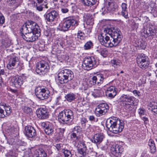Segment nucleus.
<instances>
[{
    "mask_svg": "<svg viewBox=\"0 0 157 157\" xmlns=\"http://www.w3.org/2000/svg\"><path fill=\"white\" fill-rule=\"evenodd\" d=\"M108 34L110 35L113 40H110L108 36L105 37L102 35L99 36L98 39L100 43L107 47H115L119 44L122 39L123 36L120 30L117 27H111L105 29Z\"/></svg>",
    "mask_w": 157,
    "mask_h": 157,
    "instance_id": "1",
    "label": "nucleus"
},
{
    "mask_svg": "<svg viewBox=\"0 0 157 157\" xmlns=\"http://www.w3.org/2000/svg\"><path fill=\"white\" fill-rule=\"evenodd\" d=\"M74 117L73 113L70 109L64 110L59 113L58 115V119L60 123L68 125L72 124Z\"/></svg>",
    "mask_w": 157,
    "mask_h": 157,
    "instance_id": "2",
    "label": "nucleus"
},
{
    "mask_svg": "<svg viewBox=\"0 0 157 157\" xmlns=\"http://www.w3.org/2000/svg\"><path fill=\"white\" fill-rule=\"evenodd\" d=\"M74 77L73 72L70 70L65 69L61 70L58 74V78L61 84L67 83Z\"/></svg>",
    "mask_w": 157,
    "mask_h": 157,
    "instance_id": "3",
    "label": "nucleus"
},
{
    "mask_svg": "<svg viewBox=\"0 0 157 157\" xmlns=\"http://www.w3.org/2000/svg\"><path fill=\"white\" fill-rule=\"evenodd\" d=\"M39 26L36 23L31 21H28L21 27L20 29L21 32H33L38 33Z\"/></svg>",
    "mask_w": 157,
    "mask_h": 157,
    "instance_id": "4",
    "label": "nucleus"
},
{
    "mask_svg": "<svg viewBox=\"0 0 157 157\" xmlns=\"http://www.w3.org/2000/svg\"><path fill=\"white\" fill-rule=\"evenodd\" d=\"M98 64L97 59L94 57H88L84 59L82 66L84 70H89L96 67Z\"/></svg>",
    "mask_w": 157,
    "mask_h": 157,
    "instance_id": "5",
    "label": "nucleus"
},
{
    "mask_svg": "<svg viewBox=\"0 0 157 157\" xmlns=\"http://www.w3.org/2000/svg\"><path fill=\"white\" fill-rule=\"evenodd\" d=\"M137 63L139 67L143 69L147 68L149 65L148 57L143 53L139 54L137 56Z\"/></svg>",
    "mask_w": 157,
    "mask_h": 157,
    "instance_id": "6",
    "label": "nucleus"
},
{
    "mask_svg": "<svg viewBox=\"0 0 157 157\" xmlns=\"http://www.w3.org/2000/svg\"><path fill=\"white\" fill-rule=\"evenodd\" d=\"M78 25L77 21L71 17L67 18L62 24L59 25L60 30L64 31H67L70 28L75 27Z\"/></svg>",
    "mask_w": 157,
    "mask_h": 157,
    "instance_id": "7",
    "label": "nucleus"
},
{
    "mask_svg": "<svg viewBox=\"0 0 157 157\" xmlns=\"http://www.w3.org/2000/svg\"><path fill=\"white\" fill-rule=\"evenodd\" d=\"M49 68L48 63L44 61H41L38 63L36 71L37 74L44 75L49 71Z\"/></svg>",
    "mask_w": 157,
    "mask_h": 157,
    "instance_id": "8",
    "label": "nucleus"
},
{
    "mask_svg": "<svg viewBox=\"0 0 157 157\" xmlns=\"http://www.w3.org/2000/svg\"><path fill=\"white\" fill-rule=\"evenodd\" d=\"M35 92L37 98L40 100L47 99L48 97L49 92L47 88L37 87L35 89Z\"/></svg>",
    "mask_w": 157,
    "mask_h": 157,
    "instance_id": "9",
    "label": "nucleus"
},
{
    "mask_svg": "<svg viewBox=\"0 0 157 157\" xmlns=\"http://www.w3.org/2000/svg\"><path fill=\"white\" fill-rule=\"evenodd\" d=\"M21 36L23 39L28 42H33L38 38V35L40 34L38 33L33 32H21Z\"/></svg>",
    "mask_w": 157,
    "mask_h": 157,
    "instance_id": "10",
    "label": "nucleus"
},
{
    "mask_svg": "<svg viewBox=\"0 0 157 157\" xmlns=\"http://www.w3.org/2000/svg\"><path fill=\"white\" fill-rule=\"evenodd\" d=\"M82 131V128L79 126H75L72 129L71 133L70 135L71 139L76 142L80 140V134Z\"/></svg>",
    "mask_w": 157,
    "mask_h": 157,
    "instance_id": "11",
    "label": "nucleus"
},
{
    "mask_svg": "<svg viewBox=\"0 0 157 157\" xmlns=\"http://www.w3.org/2000/svg\"><path fill=\"white\" fill-rule=\"evenodd\" d=\"M118 6L114 0H106L105 2L104 10L107 12H113L117 10Z\"/></svg>",
    "mask_w": 157,
    "mask_h": 157,
    "instance_id": "12",
    "label": "nucleus"
},
{
    "mask_svg": "<svg viewBox=\"0 0 157 157\" xmlns=\"http://www.w3.org/2000/svg\"><path fill=\"white\" fill-rule=\"evenodd\" d=\"M24 81L21 76H14L11 78L10 83V85L17 88H19L23 84Z\"/></svg>",
    "mask_w": 157,
    "mask_h": 157,
    "instance_id": "13",
    "label": "nucleus"
},
{
    "mask_svg": "<svg viewBox=\"0 0 157 157\" xmlns=\"http://www.w3.org/2000/svg\"><path fill=\"white\" fill-rule=\"evenodd\" d=\"M120 119L116 117H113L108 119L106 123L107 128L111 132L114 126H116L117 123H119Z\"/></svg>",
    "mask_w": 157,
    "mask_h": 157,
    "instance_id": "14",
    "label": "nucleus"
},
{
    "mask_svg": "<svg viewBox=\"0 0 157 157\" xmlns=\"http://www.w3.org/2000/svg\"><path fill=\"white\" fill-rule=\"evenodd\" d=\"M104 79L103 75L101 74L94 76L90 81L91 84V86L96 85L100 86L103 82Z\"/></svg>",
    "mask_w": 157,
    "mask_h": 157,
    "instance_id": "15",
    "label": "nucleus"
},
{
    "mask_svg": "<svg viewBox=\"0 0 157 157\" xmlns=\"http://www.w3.org/2000/svg\"><path fill=\"white\" fill-rule=\"evenodd\" d=\"M57 12L55 10H52L49 13H46L44 15L45 20L48 22H52L58 16Z\"/></svg>",
    "mask_w": 157,
    "mask_h": 157,
    "instance_id": "16",
    "label": "nucleus"
},
{
    "mask_svg": "<svg viewBox=\"0 0 157 157\" xmlns=\"http://www.w3.org/2000/svg\"><path fill=\"white\" fill-rule=\"evenodd\" d=\"M37 116L41 119H44L48 117V110L45 108H40L36 111Z\"/></svg>",
    "mask_w": 157,
    "mask_h": 157,
    "instance_id": "17",
    "label": "nucleus"
},
{
    "mask_svg": "<svg viewBox=\"0 0 157 157\" xmlns=\"http://www.w3.org/2000/svg\"><path fill=\"white\" fill-rule=\"evenodd\" d=\"M25 135L29 138H33L36 135V130L34 128L30 126H26L25 128Z\"/></svg>",
    "mask_w": 157,
    "mask_h": 157,
    "instance_id": "18",
    "label": "nucleus"
},
{
    "mask_svg": "<svg viewBox=\"0 0 157 157\" xmlns=\"http://www.w3.org/2000/svg\"><path fill=\"white\" fill-rule=\"evenodd\" d=\"M104 138V136L103 134L98 133L95 134L90 139V140L93 143L99 144L102 141Z\"/></svg>",
    "mask_w": 157,
    "mask_h": 157,
    "instance_id": "19",
    "label": "nucleus"
},
{
    "mask_svg": "<svg viewBox=\"0 0 157 157\" xmlns=\"http://www.w3.org/2000/svg\"><path fill=\"white\" fill-rule=\"evenodd\" d=\"M136 98L133 97L129 95L123 94L120 98V100L123 102L130 103L134 104Z\"/></svg>",
    "mask_w": 157,
    "mask_h": 157,
    "instance_id": "20",
    "label": "nucleus"
},
{
    "mask_svg": "<svg viewBox=\"0 0 157 157\" xmlns=\"http://www.w3.org/2000/svg\"><path fill=\"white\" fill-rule=\"evenodd\" d=\"M124 123L123 121L119 120V123H117L116 126L113 129L111 132L117 134L121 132L124 128Z\"/></svg>",
    "mask_w": 157,
    "mask_h": 157,
    "instance_id": "21",
    "label": "nucleus"
},
{
    "mask_svg": "<svg viewBox=\"0 0 157 157\" xmlns=\"http://www.w3.org/2000/svg\"><path fill=\"white\" fill-rule=\"evenodd\" d=\"M17 64H19L18 59L17 57L16 56L12 57L10 59L7 67L9 69H12L14 68L15 65Z\"/></svg>",
    "mask_w": 157,
    "mask_h": 157,
    "instance_id": "22",
    "label": "nucleus"
},
{
    "mask_svg": "<svg viewBox=\"0 0 157 157\" xmlns=\"http://www.w3.org/2000/svg\"><path fill=\"white\" fill-rule=\"evenodd\" d=\"M127 4L125 3H122L121 6L122 9L121 14L126 19H128L129 17L128 15V12L127 10Z\"/></svg>",
    "mask_w": 157,
    "mask_h": 157,
    "instance_id": "23",
    "label": "nucleus"
},
{
    "mask_svg": "<svg viewBox=\"0 0 157 157\" xmlns=\"http://www.w3.org/2000/svg\"><path fill=\"white\" fill-rule=\"evenodd\" d=\"M80 144L81 148L78 149V152L83 156H84L86 154L87 149L86 144L85 142L83 141L80 142Z\"/></svg>",
    "mask_w": 157,
    "mask_h": 157,
    "instance_id": "24",
    "label": "nucleus"
},
{
    "mask_svg": "<svg viewBox=\"0 0 157 157\" xmlns=\"http://www.w3.org/2000/svg\"><path fill=\"white\" fill-rule=\"evenodd\" d=\"M97 0H81L82 3L85 6L91 7L95 4Z\"/></svg>",
    "mask_w": 157,
    "mask_h": 157,
    "instance_id": "25",
    "label": "nucleus"
},
{
    "mask_svg": "<svg viewBox=\"0 0 157 157\" xmlns=\"http://www.w3.org/2000/svg\"><path fill=\"white\" fill-rule=\"evenodd\" d=\"M65 98L67 101L71 102L76 99V96L75 94L70 93L67 94L65 96Z\"/></svg>",
    "mask_w": 157,
    "mask_h": 157,
    "instance_id": "26",
    "label": "nucleus"
},
{
    "mask_svg": "<svg viewBox=\"0 0 157 157\" xmlns=\"http://www.w3.org/2000/svg\"><path fill=\"white\" fill-rule=\"evenodd\" d=\"M52 54L57 56H59V54L61 53V50L60 48L57 46H53L52 50L51 52Z\"/></svg>",
    "mask_w": 157,
    "mask_h": 157,
    "instance_id": "27",
    "label": "nucleus"
},
{
    "mask_svg": "<svg viewBox=\"0 0 157 157\" xmlns=\"http://www.w3.org/2000/svg\"><path fill=\"white\" fill-rule=\"evenodd\" d=\"M102 93L103 91L101 90L94 89L92 94L95 98L100 97L102 96Z\"/></svg>",
    "mask_w": 157,
    "mask_h": 157,
    "instance_id": "28",
    "label": "nucleus"
},
{
    "mask_svg": "<svg viewBox=\"0 0 157 157\" xmlns=\"http://www.w3.org/2000/svg\"><path fill=\"white\" fill-rule=\"evenodd\" d=\"M45 133L48 135H52L53 133V128L51 124H48V127L44 129Z\"/></svg>",
    "mask_w": 157,
    "mask_h": 157,
    "instance_id": "29",
    "label": "nucleus"
},
{
    "mask_svg": "<svg viewBox=\"0 0 157 157\" xmlns=\"http://www.w3.org/2000/svg\"><path fill=\"white\" fill-rule=\"evenodd\" d=\"M132 104H129V103H125L123 105L124 110L127 112H129L132 109Z\"/></svg>",
    "mask_w": 157,
    "mask_h": 157,
    "instance_id": "30",
    "label": "nucleus"
},
{
    "mask_svg": "<svg viewBox=\"0 0 157 157\" xmlns=\"http://www.w3.org/2000/svg\"><path fill=\"white\" fill-rule=\"evenodd\" d=\"M100 109L105 111L106 113L107 112L109 109V107L107 104L106 103H101L99 104L98 106Z\"/></svg>",
    "mask_w": 157,
    "mask_h": 157,
    "instance_id": "31",
    "label": "nucleus"
},
{
    "mask_svg": "<svg viewBox=\"0 0 157 157\" xmlns=\"http://www.w3.org/2000/svg\"><path fill=\"white\" fill-rule=\"evenodd\" d=\"M112 66L115 68H117L121 64L120 60L117 59H114L111 61Z\"/></svg>",
    "mask_w": 157,
    "mask_h": 157,
    "instance_id": "32",
    "label": "nucleus"
},
{
    "mask_svg": "<svg viewBox=\"0 0 157 157\" xmlns=\"http://www.w3.org/2000/svg\"><path fill=\"white\" fill-rule=\"evenodd\" d=\"M151 110L155 114L157 115V102H152L150 104Z\"/></svg>",
    "mask_w": 157,
    "mask_h": 157,
    "instance_id": "33",
    "label": "nucleus"
},
{
    "mask_svg": "<svg viewBox=\"0 0 157 157\" xmlns=\"http://www.w3.org/2000/svg\"><path fill=\"white\" fill-rule=\"evenodd\" d=\"M4 110H5V113H4L5 115V117L9 115L10 114L11 112V109L10 107L9 106H7L5 105H4Z\"/></svg>",
    "mask_w": 157,
    "mask_h": 157,
    "instance_id": "34",
    "label": "nucleus"
},
{
    "mask_svg": "<svg viewBox=\"0 0 157 157\" xmlns=\"http://www.w3.org/2000/svg\"><path fill=\"white\" fill-rule=\"evenodd\" d=\"M38 155L36 157H47V154L44 150L40 148L37 151Z\"/></svg>",
    "mask_w": 157,
    "mask_h": 157,
    "instance_id": "35",
    "label": "nucleus"
},
{
    "mask_svg": "<svg viewBox=\"0 0 157 157\" xmlns=\"http://www.w3.org/2000/svg\"><path fill=\"white\" fill-rule=\"evenodd\" d=\"M105 113V111H103L98 107L95 109V113L98 117H100L104 115Z\"/></svg>",
    "mask_w": 157,
    "mask_h": 157,
    "instance_id": "36",
    "label": "nucleus"
},
{
    "mask_svg": "<svg viewBox=\"0 0 157 157\" xmlns=\"http://www.w3.org/2000/svg\"><path fill=\"white\" fill-rule=\"evenodd\" d=\"M61 151L63 153L65 157H72V155L69 150L63 149Z\"/></svg>",
    "mask_w": 157,
    "mask_h": 157,
    "instance_id": "37",
    "label": "nucleus"
},
{
    "mask_svg": "<svg viewBox=\"0 0 157 157\" xmlns=\"http://www.w3.org/2000/svg\"><path fill=\"white\" fill-rule=\"evenodd\" d=\"M93 44L91 41L87 42L84 45V48L85 50L90 49L93 47Z\"/></svg>",
    "mask_w": 157,
    "mask_h": 157,
    "instance_id": "38",
    "label": "nucleus"
},
{
    "mask_svg": "<svg viewBox=\"0 0 157 157\" xmlns=\"http://www.w3.org/2000/svg\"><path fill=\"white\" fill-rule=\"evenodd\" d=\"M24 111L25 113L29 115L32 114L33 113L32 109L27 106H25L24 109Z\"/></svg>",
    "mask_w": 157,
    "mask_h": 157,
    "instance_id": "39",
    "label": "nucleus"
},
{
    "mask_svg": "<svg viewBox=\"0 0 157 157\" xmlns=\"http://www.w3.org/2000/svg\"><path fill=\"white\" fill-rule=\"evenodd\" d=\"M85 34L84 33L81 31H78L77 36L78 38H79L81 40H83L85 39Z\"/></svg>",
    "mask_w": 157,
    "mask_h": 157,
    "instance_id": "40",
    "label": "nucleus"
},
{
    "mask_svg": "<svg viewBox=\"0 0 157 157\" xmlns=\"http://www.w3.org/2000/svg\"><path fill=\"white\" fill-rule=\"evenodd\" d=\"M4 106L0 104V117L4 118L5 117V112L4 110Z\"/></svg>",
    "mask_w": 157,
    "mask_h": 157,
    "instance_id": "41",
    "label": "nucleus"
},
{
    "mask_svg": "<svg viewBox=\"0 0 157 157\" xmlns=\"http://www.w3.org/2000/svg\"><path fill=\"white\" fill-rule=\"evenodd\" d=\"M138 112L140 116H143L146 114L145 109L143 108H140L138 110Z\"/></svg>",
    "mask_w": 157,
    "mask_h": 157,
    "instance_id": "42",
    "label": "nucleus"
},
{
    "mask_svg": "<svg viewBox=\"0 0 157 157\" xmlns=\"http://www.w3.org/2000/svg\"><path fill=\"white\" fill-rule=\"evenodd\" d=\"M109 97L111 99L113 98L117 94V91L116 90L113 91L111 92L107 93Z\"/></svg>",
    "mask_w": 157,
    "mask_h": 157,
    "instance_id": "43",
    "label": "nucleus"
},
{
    "mask_svg": "<svg viewBox=\"0 0 157 157\" xmlns=\"http://www.w3.org/2000/svg\"><path fill=\"white\" fill-rule=\"evenodd\" d=\"M36 4L42 5V6H44L45 8H48L46 3L45 2L44 0H37Z\"/></svg>",
    "mask_w": 157,
    "mask_h": 157,
    "instance_id": "44",
    "label": "nucleus"
},
{
    "mask_svg": "<svg viewBox=\"0 0 157 157\" xmlns=\"http://www.w3.org/2000/svg\"><path fill=\"white\" fill-rule=\"evenodd\" d=\"M117 145L111 147V150L112 153L115 156H117Z\"/></svg>",
    "mask_w": 157,
    "mask_h": 157,
    "instance_id": "45",
    "label": "nucleus"
},
{
    "mask_svg": "<svg viewBox=\"0 0 157 157\" xmlns=\"http://www.w3.org/2000/svg\"><path fill=\"white\" fill-rule=\"evenodd\" d=\"M117 156L120 155V153H121L123 151L124 149L121 146L117 145Z\"/></svg>",
    "mask_w": 157,
    "mask_h": 157,
    "instance_id": "46",
    "label": "nucleus"
},
{
    "mask_svg": "<svg viewBox=\"0 0 157 157\" xmlns=\"http://www.w3.org/2000/svg\"><path fill=\"white\" fill-rule=\"evenodd\" d=\"M7 4L10 6L14 5L16 2V0H6Z\"/></svg>",
    "mask_w": 157,
    "mask_h": 157,
    "instance_id": "47",
    "label": "nucleus"
},
{
    "mask_svg": "<svg viewBox=\"0 0 157 157\" xmlns=\"http://www.w3.org/2000/svg\"><path fill=\"white\" fill-rule=\"evenodd\" d=\"M108 53V51L106 48H103L101 51L100 52V54L104 57H106Z\"/></svg>",
    "mask_w": 157,
    "mask_h": 157,
    "instance_id": "48",
    "label": "nucleus"
},
{
    "mask_svg": "<svg viewBox=\"0 0 157 157\" xmlns=\"http://www.w3.org/2000/svg\"><path fill=\"white\" fill-rule=\"evenodd\" d=\"M87 121L86 119L85 118L83 117L81 119L80 123L82 127H85Z\"/></svg>",
    "mask_w": 157,
    "mask_h": 157,
    "instance_id": "49",
    "label": "nucleus"
},
{
    "mask_svg": "<svg viewBox=\"0 0 157 157\" xmlns=\"http://www.w3.org/2000/svg\"><path fill=\"white\" fill-rule=\"evenodd\" d=\"M5 22V18L3 15L0 13V24L3 25Z\"/></svg>",
    "mask_w": 157,
    "mask_h": 157,
    "instance_id": "50",
    "label": "nucleus"
},
{
    "mask_svg": "<svg viewBox=\"0 0 157 157\" xmlns=\"http://www.w3.org/2000/svg\"><path fill=\"white\" fill-rule=\"evenodd\" d=\"M116 90V88L115 86H111L109 87H108L106 91V93H109V92H111L113 91H115Z\"/></svg>",
    "mask_w": 157,
    "mask_h": 157,
    "instance_id": "51",
    "label": "nucleus"
},
{
    "mask_svg": "<svg viewBox=\"0 0 157 157\" xmlns=\"http://www.w3.org/2000/svg\"><path fill=\"white\" fill-rule=\"evenodd\" d=\"M2 43L5 47H7L9 46V41L8 39H6L2 41Z\"/></svg>",
    "mask_w": 157,
    "mask_h": 157,
    "instance_id": "52",
    "label": "nucleus"
},
{
    "mask_svg": "<svg viewBox=\"0 0 157 157\" xmlns=\"http://www.w3.org/2000/svg\"><path fill=\"white\" fill-rule=\"evenodd\" d=\"M150 152L152 153H154L156 152V149L155 145L150 147Z\"/></svg>",
    "mask_w": 157,
    "mask_h": 157,
    "instance_id": "53",
    "label": "nucleus"
},
{
    "mask_svg": "<svg viewBox=\"0 0 157 157\" xmlns=\"http://www.w3.org/2000/svg\"><path fill=\"white\" fill-rule=\"evenodd\" d=\"M44 7V6H42V5H41L40 4H36V9L39 11H42L43 10V8Z\"/></svg>",
    "mask_w": 157,
    "mask_h": 157,
    "instance_id": "54",
    "label": "nucleus"
},
{
    "mask_svg": "<svg viewBox=\"0 0 157 157\" xmlns=\"http://www.w3.org/2000/svg\"><path fill=\"white\" fill-rule=\"evenodd\" d=\"M148 145L150 147L155 145L154 141L151 139L149 140L148 142Z\"/></svg>",
    "mask_w": 157,
    "mask_h": 157,
    "instance_id": "55",
    "label": "nucleus"
},
{
    "mask_svg": "<svg viewBox=\"0 0 157 157\" xmlns=\"http://www.w3.org/2000/svg\"><path fill=\"white\" fill-rule=\"evenodd\" d=\"M65 129L64 128H59V133L61 135V136H63V134L64 133L65 131Z\"/></svg>",
    "mask_w": 157,
    "mask_h": 157,
    "instance_id": "56",
    "label": "nucleus"
},
{
    "mask_svg": "<svg viewBox=\"0 0 157 157\" xmlns=\"http://www.w3.org/2000/svg\"><path fill=\"white\" fill-rule=\"evenodd\" d=\"M59 42V47L61 48V47L62 48H63V47L64 46V42L63 40L62 39H60L59 41H58Z\"/></svg>",
    "mask_w": 157,
    "mask_h": 157,
    "instance_id": "57",
    "label": "nucleus"
},
{
    "mask_svg": "<svg viewBox=\"0 0 157 157\" xmlns=\"http://www.w3.org/2000/svg\"><path fill=\"white\" fill-rule=\"evenodd\" d=\"M103 48V46H99L97 47L96 51L100 53Z\"/></svg>",
    "mask_w": 157,
    "mask_h": 157,
    "instance_id": "58",
    "label": "nucleus"
},
{
    "mask_svg": "<svg viewBox=\"0 0 157 157\" xmlns=\"http://www.w3.org/2000/svg\"><path fill=\"white\" fill-rule=\"evenodd\" d=\"M62 146L63 145L61 144H57L55 145L58 151L61 149V148Z\"/></svg>",
    "mask_w": 157,
    "mask_h": 157,
    "instance_id": "59",
    "label": "nucleus"
},
{
    "mask_svg": "<svg viewBox=\"0 0 157 157\" xmlns=\"http://www.w3.org/2000/svg\"><path fill=\"white\" fill-rule=\"evenodd\" d=\"M83 17L86 19H87L88 20L90 19V18L91 17V16L90 14L86 13V14H85L83 16Z\"/></svg>",
    "mask_w": 157,
    "mask_h": 157,
    "instance_id": "60",
    "label": "nucleus"
},
{
    "mask_svg": "<svg viewBox=\"0 0 157 157\" xmlns=\"http://www.w3.org/2000/svg\"><path fill=\"white\" fill-rule=\"evenodd\" d=\"M10 91H11L12 93L16 95H17L18 92L17 90H14L12 88H10Z\"/></svg>",
    "mask_w": 157,
    "mask_h": 157,
    "instance_id": "61",
    "label": "nucleus"
},
{
    "mask_svg": "<svg viewBox=\"0 0 157 157\" xmlns=\"http://www.w3.org/2000/svg\"><path fill=\"white\" fill-rule=\"evenodd\" d=\"M60 38L58 39L57 40L55 41V45L54 46H57L58 47H59V41L60 39Z\"/></svg>",
    "mask_w": 157,
    "mask_h": 157,
    "instance_id": "62",
    "label": "nucleus"
},
{
    "mask_svg": "<svg viewBox=\"0 0 157 157\" xmlns=\"http://www.w3.org/2000/svg\"><path fill=\"white\" fill-rule=\"evenodd\" d=\"M61 11L63 13H66L68 12V10L66 8H63L61 9Z\"/></svg>",
    "mask_w": 157,
    "mask_h": 157,
    "instance_id": "63",
    "label": "nucleus"
},
{
    "mask_svg": "<svg viewBox=\"0 0 157 157\" xmlns=\"http://www.w3.org/2000/svg\"><path fill=\"white\" fill-rule=\"evenodd\" d=\"M89 119L90 121H94L95 120V117L93 116H89Z\"/></svg>",
    "mask_w": 157,
    "mask_h": 157,
    "instance_id": "64",
    "label": "nucleus"
}]
</instances>
